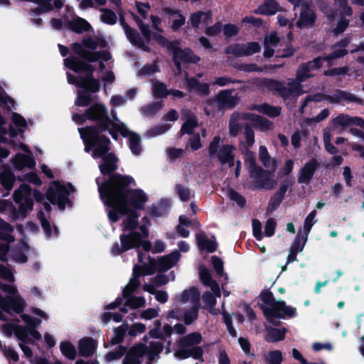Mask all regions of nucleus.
<instances>
[{"instance_id": "32", "label": "nucleus", "mask_w": 364, "mask_h": 364, "mask_svg": "<svg viewBox=\"0 0 364 364\" xmlns=\"http://www.w3.org/2000/svg\"><path fill=\"white\" fill-rule=\"evenodd\" d=\"M189 300L191 301L193 304H200V292L195 287L184 290L181 294V302L186 304Z\"/></svg>"}, {"instance_id": "6", "label": "nucleus", "mask_w": 364, "mask_h": 364, "mask_svg": "<svg viewBox=\"0 0 364 364\" xmlns=\"http://www.w3.org/2000/svg\"><path fill=\"white\" fill-rule=\"evenodd\" d=\"M133 186H129L126 190V199L124 202V208L126 209L127 218L138 220L139 214L138 210H144L145 203L148 201V196L140 188H132Z\"/></svg>"}, {"instance_id": "63", "label": "nucleus", "mask_w": 364, "mask_h": 364, "mask_svg": "<svg viewBox=\"0 0 364 364\" xmlns=\"http://www.w3.org/2000/svg\"><path fill=\"white\" fill-rule=\"evenodd\" d=\"M282 360L283 357L280 350H272L269 352L267 363V364H281Z\"/></svg>"}, {"instance_id": "24", "label": "nucleus", "mask_w": 364, "mask_h": 364, "mask_svg": "<svg viewBox=\"0 0 364 364\" xmlns=\"http://www.w3.org/2000/svg\"><path fill=\"white\" fill-rule=\"evenodd\" d=\"M96 342L91 337H85L79 341L78 350L80 355L82 357L92 356L96 350Z\"/></svg>"}, {"instance_id": "30", "label": "nucleus", "mask_w": 364, "mask_h": 364, "mask_svg": "<svg viewBox=\"0 0 364 364\" xmlns=\"http://www.w3.org/2000/svg\"><path fill=\"white\" fill-rule=\"evenodd\" d=\"M168 208V200L167 199H161L158 205H152L149 207L147 213L151 217H161L167 213Z\"/></svg>"}, {"instance_id": "4", "label": "nucleus", "mask_w": 364, "mask_h": 364, "mask_svg": "<svg viewBox=\"0 0 364 364\" xmlns=\"http://www.w3.org/2000/svg\"><path fill=\"white\" fill-rule=\"evenodd\" d=\"M203 341V336L200 332H192L178 341L179 348L174 353L175 357L180 360H185L192 358L203 362L204 350L202 347L198 346Z\"/></svg>"}, {"instance_id": "58", "label": "nucleus", "mask_w": 364, "mask_h": 364, "mask_svg": "<svg viewBox=\"0 0 364 364\" xmlns=\"http://www.w3.org/2000/svg\"><path fill=\"white\" fill-rule=\"evenodd\" d=\"M161 108V103L154 102L142 107L144 114L146 116H152L156 114Z\"/></svg>"}, {"instance_id": "51", "label": "nucleus", "mask_w": 364, "mask_h": 364, "mask_svg": "<svg viewBox=\"0 0 364 364\" xmlns=\"http://www.w3.org/2000/svg\"><path fill=\"white\" fill-rule=\"evenodd\" d=\"M228 197L230 200L235 202L237 205L241 208H244L246 205V198L237 191L232 188L229 189Z\"/></svg>"}, {"instance_id": "15", "label": "nucleus", "mask_w": 364, "mask_h": 364, "mask_svg": "<svg viewBox=\"0 0 364 364\" xmlns=\"http://www.w3.org/2000/svg\"><path fill=\"white\" fill-rule=\"evenodd\" d=\"M300 8L299 17L296 22V26L299 29L314 27L317 17L315 11L311 7L309 2L306 1H303Z\"/></svg>"}, {"instance_id": "1", "label": "nucleus", "mask_w": 364, "mask_h": 364, "mask_svg": "<svg viewBox=\"0 0 364 364\" xmlns=\"http://www.w3.org/2000/svg\"><path fill=\"white\" fill-rule=\"evenodd\" d=\"M311 70L308 64L301 63L296 71V79L289 82L288 87L284 85L283 81L272 78L259 79L257 86L259 89L266 90L269 92L280 96L284 100H288L291 96L298 97L304 93L301 83L314 77L310 73Z\"/></svg>"}, {"instance_id": "62", "label": "nucleus", "mask_w": 364, "mask_h": 364, "mask_svg": "<svg viewBox=\"0 0 364 364\" xmlns=\"http://www.w3.org/2000/svg\"><path fill=\"white\" fill-rule=\"evenodd\" d=\"M304 240L302 239V235H301V232H299L295 237L294 242H292L289 250L294 252L298 253L299 252H301L305 245Z\"/></svg>"}, {"instance_id": "48", "label": "nucleus", "mask_w": 364, "mask_h": 364, "mask_svg": "<svg viewBox=\"0 0 364 364\" xmlns=\"http://www.w3.org/2000/svg\"><path fill=\"white\" fill-rule=\"evenodd\" d=\"M153 37L161 46L166 48L168 51H171L176 44H178L177 41H170L161 34L154 33Z\"/></svg>"}, {"instance_id": "45", "label": "nucleus", "mask_w": 364, "mask_h": 364, "mask_svg": "<svg viewBox=\"0 0 364 364\" xmlns=\"http://www.w3.org/2000/svg\"><path fill=\"white\" fill-rule=\"evenodd\" d=\"M16 203L18 204V213L17 214H19L22 219L26 218L28 210H33V200L32 198H26Z\"/></svg>"}, {"instance_id": "59", "label": "nucleus", "mask_w": 364, "mask_h": 364, "mask_svg": "<svg viewBox=\"0 0 364 364\" xmlns=\"http://www.w3.org/2000/svg\"><path fill=\"white\" fill-rule=\"evenodd\" d=\"M176 193L180 199L183 202H187L191 198V192L189 188L183 186L181 184H176L175 187Z\"/></svg>"}, {"instance_id": "41", "label": "nucleus", "mask_w": 364, "mask_h": 364, "mask_svg": "<svg viewBox=\"0 0 364 364\" xmlns=\"http://www.w3.org/2000/svg\"><path fill=\"white\" fill-rule=\"evenodd\" d=\"M152 94L156 99L166 97L168 95V90L167 89L166 85L156 80L153 84Z\"/></svg>"}, {"instance_id": "9", "label": "nucleus", "mask_w": 364, "mask_h": 364, "mask_svg": "<svg viewBox=\"0 0 364 364\" xmlns=\"http://www.w3.org/2000/svg\"><path fill=\"white\" fill-rule=\"evenodd\" d=\"M85 116L90 121L95 122V126L102 131H107L112 124L106 107L101 103H95L85 110Z\"/></svg>"}, {"instance_id": "21", "label": "nucleus", "mask_w": 364, "mask_h": 364, "mask_svg": "<svg viewBox=\"0 0 364 364\" xmlns=\"http://www.w3.org/2000/svg\"><path fill=\"white\" fill-rule=\"evenodd\" d=\"M126 28V31H124L126 36L133 46L148 53L151 51L150 48L145 44L144 39L136 29L131 26H127Z\"/></svg>"}, {"instance_id": "47", "label": "nucleus", "mask_w": 364, "mask_h": 364, "mask_svg": "<svg viewBox=\"0 0 364 364\" xmlns=\"http://www.w3.org/2000/svg\"><path fill=\"white\" fill-rule=\"evenodd\" d=\"M259 298L267 308H272L277 302L272 292L269 289H263L259 294Z\"/></svg>"}, {"instance_id": "37", "label": "nucleus", "mask_w": 364, "mask_h": 364, "mask_svg": "<svg viewBox=\"0 0 364 364\" xmlns=\"http://www.w3.org/2000/svg\"><path fill=\"white\" fill-rule=\"evenodd\" d=\"M198 125V124L196 117L195 116L189 117L182 124L181 129L178 133V136L181 137L185 134H192L194 129L197 127Z\"/></svg>"}, {"instance_id": "61", "label": "nucleus", "mask_w": 364, "mask_h": 364, "mask_svg": "<svg viewBox=\"0 0 364 364\" xmlns=\"http://www.w3.org/2000/svg\"><path fill=\"white\" fill-rule=\"evenodd\" d=\"M284 198L279 196L277 193H274L272 196H271L267 206V212H273L277 210L282 202L283 201Z\"/></svg>"}, {"instance_id": "14", "label": "nucleus", "mask_w": 364, "mask_h": 364, "mask_svg": "<svg viewBox=\"0 0 364 364\" xmlns=\"http://www.w3.org/2000/svg\"><path fill=\"white\" fill-rule=\"evenodd\" d=\"M71 49L75 55H79L81 58L88 63L97 62L100 58H102L105 61H107L111 58V54L108 51L87 50L85 48H82V46L78 42L73 43L71 45Z\"/></svg>"}, {"instance_id": "44", "label": "nucleus", "mask_w": 364, "mask_h": 364, "mask_svg": "<svg viewBox=\"0 0 364 364\" xmlns=\"http://www.w3.org/2000/svg\"><path fill=\"white\" fill-rule=\"evenodd\" d=\"M100 20L104 23L114 25L117 21V16L114 11L109 9H101Z\"/></svg>"}, {"instance_id": "7", "label": "nucleus", "mask_w": 364, "mask_h": 364, "mask_svg": "<svg viewBox=\"0 0 364 364\" xmlns=\"http://www.w3.org/2000/svg\"><path fill=\"white\" fill-rule=\"evenodd\" d=\"M266 320L274 326L281 325L280 319L294 318L296 316V309L291 306H287L283 300H278L272 308H267L262 304L259 306Z\"/></svg>"}, {"instance_id": "3", "label": "nucleus", "mask_w": 364, "mask_h": 364, "mask_svg": "<svg viewBox=\"0 0 364 364\" xmlns=\"http://www.w3.org/2000/svg\"><path fill=\"white\" fill-rule=\"evenodd\" d=\"M105 131L94 125L79 129L80 136L85 145V151H92V156L98 159L107 154L110 150V139L102 133Z\"/></svg>"}, {"instance_id": "53", "label": "nucleus", "mask_w": 364, "mask_h": 364, "mask_svg": "<svg viewBox=\"0 0 364 364\" xmlns=\"http://www.w3.org/2000/svg\"><path fill=\"white\" fill-rule=\"evenodd\" d=\"M350 118L351 117L348 114H339L337 117L332 119V124L336 127L339 126L342 127L350 126Z\"/></svg>"}, {"instance_id": "8", "label": "nucleus", "mask_w": 364, "mask_h": 364, "mask_svg": "<svg viewBox=\"0 0 364 364\" xmlns=\"http://www.w3.org/2000/svg\"><path fill=\"white\" fill-rule=\"evenodd\" d=\"M69 195L70 191L66 186L55 181L48 188L46 197L51 204L57 205L59 210H63L66 204L70 203Z\"/></svg>"}, {"instance_id": "18", "label": "nucleus", "mask_w": 364, "mask_h": 364, "mask_svg": "<svg viewBox=\"0 0 364 364\" xmlns=\"http://www.w3.org/2000/svg\"><path fill=\"white\" fill-rule=\"evenodd\" d=\"M171 52L173 53V58H178L185 63L197 64L200 60V58L196 55L191 48H186L182 49L178 46V44H176Z\"/></svg>"}, {"instance_id": "33", "label": "nucleus", "mask_w": 364, "mask_h": 364, "mask_svg": "<svg viewBox=\"0 0 364 364\" xmlns=\"http://www.w3.org/2000/svg\"><path fill=\"white\" fill-rule=\"evenodd\" d=\"M128 328L129 325L127 323H124L118 327L114 328V336L109 341V345L115 346L122 343L124 341Z\"/></svg>"}, {"instance_id": "29", "label": "nucleus", "mask_w": 364, "mask_h": 364, "mask_svg": "<svg viewBox=\"0 0 364 364\" xmlns=\"http://www.w3.org/2000/svg\"><path fill=\"white\" fill-rule=\"evenodd\" d=\"M279 11H281L279 5L276 1H273L264 2L254 12L256 14L272 16Z\"/></svg>"}, {"instance_id": "22", "label": "nucleus", "mask_w": 364, "mask_h": 364, "mask_svg": "<svg viewBox=\"0 0 364 364\" xmlns=\"http://www.w3.org/2000/svg\"><path fill=\"white\" fill-rule=\"evenodd\" d=\"M12 163L14 166L18 171H21L26 167L32 169L36 166V161L32 156L21 153H17L15 155Z\"/></svg>"}, {"instance_id": "26", "label": "nucleus", "mask_w": 364, "mask_h": 364, "mask_svg": "<svg viewBox=\"0 0 364 364\" xmlns=\"http://www.w3.org/2000/svg\"><path fill=\"white\" fill-rule=\"evenodd\" d=\"M245 119L252 122L253 126L262 132L270 129L273 126L270 120L254 113L246 114Z\"/></svg>"}, {"instance_id": "19", "label": "nucleus", "mask_w": 364, "mask_h": 364, "mask_svg": "<svg viewBox=\"0 0 364 364\" xmlns=\"http://www.w3.org/2000/svg\"><path fill=\"white\" fill-rule=\"evenodd\" d=\"M327 98L328 102L335 104H338L341 101H345L347 102H355L362 105L364 102L363 99L358 97L352 93L340 89L335 90L334 94L333 95H328Z\"/></svg>"}, {"instance_id": "55", "label": "nucleus", "mask_w": 364, "mask_h": 364, "mask_svg": "<svg viewBox=\"0 0 364 364\" xmlns=\"http://www.w3.org/2000/svg\"><path fill=\"white\" fill-rule=\"evenodd\" d=\"M92 102V96L85 92H79L75 101V105L79 107L88 106Z\"/></svg>"}, {"instance_id": "5", "label": "nucleus", "mask_w": 364, "mask_h": 364, "mask_svg": "<svg viewBox=\"0 0 364 364\" xmlns=\"http://www.w3.org/2000/svg\"><path fill=\"white\" fill-rule=\"evenodd\" d=\"M99 194L104 204L111 208L108 212V218L112 223H117L119 220L120 215H126L124 208L125 188L101 191L99 192Z\"/></svg>"}, {"instance_id": "46", "label": "nucleus", "mask_w": 364, "mask_h": 364, "mask_svg": "<svg viewBox=\"0 0 364 364\" xmlns=\"http://www.w3.org/2000/svg\"><path fill=\"white\" fill-rule=\"evenodd\" d=\"M125 299V306L133 309L144 307L146 304L145 299L143 296H131Z\"/></svg>"}, {"instance_id": "40", "label": "nucleus", "mask_w": 364, "mask_h": 364, "mask_svg": "<svg viewBox=\"0 0 364 364\" xmlns=\"http://www.w3.org/2000/svg\"><path fill=\"white\" fill-rule=\"evenodd\" d=\"M316 215V210H313L309 213V215L306 217L304 220V233L302 235V239L304 240V242L307 241L308 235L311 231L312 226L316 223V220H314Z\"/></svg>"}, {"instance_id": "54", "label": "nucleus", "mask_w": 364, "mask_h": 364, "mask_svg": "<svg viewBox=\"0 0 364 364\" xmlns=\"http://www.w3.org/2000/svg\"><path fill=\"white\" fill-rule=\"evenodd\" d=\"M244 84L245 81L242 80H237V79H232L231 77L228 76H221L216 77L215 81L213 82L214 85H217L220 87L226 86L228 84Z\"/></svg>"}, {"instance_id": "38", "label": "nucleus", "mask_w": 364, "mask_h": 364, "mask_svg": "<svg viewBox=\"0 0 364 364\" xmlns=\"http://www.w3.org/2000/svg\"><path fill=\"white\" fill-rule=\"evenodd\" d=\"M200 308V304H193L190 309L184 311L183 321L186 325L189 326L198 319Z\"/></svg>"}, {"instance_id": "31", "label": "nucleus", "mask_w": 364, "mask_h": 364, "mask_svg": "<svg viewBox=\"0 0 364 364\" xmlns=\"http://www.w3.org/2000/svg\"><path fill=\"white\" fill-rule=\"evenodd\" d=\"M255 109L259 112L262 113L269 117L274 118L281 114L282 108L280 107L273 106L268 103H262L255 105Z\"/></svg>"}, {"instance_id": "35", "label": "nucleus", "mask_w": 364, "mask_h": 364, "mask_svg": "<svg viewBox=\"0 0 364 364\" xmlns=\"http://www.w3.org/2000/svg\"><path fill=\"white\" fill-rule=\"evenodd\" d=\"M31 187L28 184L23 183L14 192V200L16 203H20L23 199L31 198Z\"/></svg>"}, {"instance_id": "49", "label": "nucleus", "mask_w": 364, "mask_h": 364, "mask_svg": "<svg viewBox=\"0 0 364 364\" xmlns=\"http://www.w3.org/2000/svg\"><path fill=\"white\" fill-rule=\"evenodd\" d=\"M200 279L202 283L205 286H210L212 283H214L218 291L219 292V286L218 283L213 279L212 276L208 271V269L205 267L202 268L200 270Z\"/></svg>"}, {"instance_id": "52", "label": "nucleus", "mask_w": 364, "mask_h": 364, "mask_svg": "<svg viewBox=\"0 0 364 364\" xmlns=\"http://www.w3.org/2000/svg\"><path fill=\"white\" fill-rule=\"evenodd\" d=\"M126 352H127V347L124 346L119 345V346H118L116 350L109 351L106 354L105 358L107 361L119 360L124 355H125Z\"/></svg>"}, {"instance_id": "16", "label": "nucleus", "mask_w": 364, "mask_h": 364, "mask_svg": "<svg viewBox=\"0 0 364 364\" xmlns=\"http://www.w3.org/2000/svg\"><path fill=\"white\" fill-rule=\"evenodd\" d=\"M233 92H235V89L221 90L215 97L207 100L206 103L208 105H213L214 102H217L218 107L220 109H232L238 104L237 97L232 95Z\"/></svg>"}, {"instance_id": "20", "label": "nucleus", "mask_w": 364, "mask_h": 364, "mask_svg": "<svg viewBox=\"0 0 364 364\" xmlns=\"http://www.w3.org/2000/svg\"><path fill=\"white\" fill-rule=\"evenodd\" d=\"M148 259L150 266H145L146 274L151 275L154 274V269H157L161 272H164L173 267L164 256L161 257L158 260H156L150 256H148Z\"/></svg>"}, {"instance_id": "27", "label": "nucleus", "mask_w": 364, "mask_h": 364, "mask_svg": "<svg viewBox=\"0 0 364 364\" xmlns=\"http://www.w3.org/2000/svg\"><path fill=\"white\" fill-rule=\"evenodd\" d=\"M162 13L169 16L177 15L178 18L173 21L171 28L173 32L178 31L180 28L186 23V17L181 13L179 9L164 7L161 9Z\"/></svg>"}, {"instance_id": "50", "label": "nucleus", "mask_w": 364, "mask_h": 364, "mask_svg": "<svg viewBox=\"0 0 364 364\" xmlns=\"http://www.w3.org/2000/svg\"><path fill=\"white\" fill-rule=\"evenodd\" d=\"M38 219L39 220L41 227L48 237L52 235V228L50 222L46 218L45 213L43 210H40L37 213Z\"/></svg>"}, {"instance_id": "42", "label": "nucleus", "mask_w": 364, "mask_h": 364, "mask_svg": "<svg viewBox=\"0 0 364 364\" xmlns=\"http://www.w3.org/2000/svg\"><path fill=\"white\" fill-rule=\"evenodd\" d=\"M62 354L70 360H74L76 357V349L70 341H63L60 344Z\"/></svg>"}, {"instance_id": "23", "label": "nucleus", "mask_w": 364, "mask_h": 364, "mask_svg": "<svg viewBox=\"0 0 364 364\" xmlns=\"http://www.w3.org/2000/svg\"><path fill=\"white\" fill-rule=\"evenodd\" d=\"M64 65L75 73H82L85 71V69L90 68L89 63L79 55H77V57L70 56L64 59Z\"/></svg>"}, {"instance_id": "17", "label": "nucleus", "mask_w": 364, "mask_h": 364, "mask_svg": "<svg viewBox=\"0 0 364 364\" xmlns=\"http://www.w3.org/2000/svg\"><path fill=\"white\" fill-rule=\"evenodd\" d=\"M319 166L320 164L316 159H311L299 170L297 178L298 183L309 184Z\"/></svg>"}, {"instance_id": "56", "label": "nucleus", "mask_w": 364, "mask_h": 364, "mask_svg": "<svg viewBox=\"0 0 364 364\" xmlns=\"http://www.w3.org/2000/svg\"><path fill=\"white\" fill-rule=\"evenodd\" d=\"M110 127H112L114 129L118 131V132L124 138L128 137L129 138L130 136H132L133 134L135 132L130 131L127 127L123 123H116L112 122V124H110Z\"/></svg>"}, {"instance_id": "13", "label": "nucleus", "mask_w": 364, "mask_h": 364, "mask_svg": "<svg viewBox=\"0 0 364 364\" xmlns=\"http://www.w3.org/2000/svg\"><path fill=\"white\" fill-rule=\"evenodd\" d=\"M261 46L258 42H248L247 43H232L225 48V53L236 57L250 56L259 53Z\"/></svg>"}, {"instance_id": "10", "label": "nucleus", "mask_w": 364, "mask_h": 364, "mask_svg": "<svg viewBox=\"0 0 364 364\" xmlns=\"http://www.w3.org/2000/svg\"><path fill=\"white\" fill-rule=\"evenodd\" d=\"M250 177L253 180L252 190L264 189L272 190L277 185V181L272 178V171L259 167L250 170Z\"/></svg>"}, {"instance_id": "2", "label": "nucleus", "mask_w": 364, "mask_h": 364, "mask_svg": "<svg viewBox=\"0 0 364 364\" xmlns=\"http://www.w3.org/2000/svg\"><path fill=\"white\" fill-rule=\"evenodd\" d=\"M100 158L102 159V162L99 164L100 173L108 178L105 179L102 183H99V178L96 179L98 192L136 186L135 180L132 176L114 173L118 168L119 159L114 152H108Z\"/></svg>"}, {"instance_id": "36", "label": "nucleus", "mask_w": 364, "mask_h": 364, "mask_svg": "<svg viewBox=\"0 0 364 364\" xmlns=\"http://www.w3.org/2000/svg\"><path fill=\"white\" fill-rule=\"evenodd\" d=\"M148 346L143 343H138L132 346L129 350L127 349L125 354L140 360L147 353Z\"/></svg>"}, {"instance_id": "39", "label": "nucleus", "mask_w": 364, "mask_h": 364, "mask_svg": "<svg viewBox=\"0 0 364 364\" xmlns=\"http://www.w3.org/2000/svg\"><path fill=\"white\" fill-rule=\"evenodd\" d=\"M141 136L137 133L133 134L129 138V147L134 155L139 156L141 153Z\"/></svg>"}, {"instance_id": "64", "label": "nucleus", "mask_w": 364, "mask_h": 364, "mask_svg": "<svg viewBox=\"0 0 364 364\" xmlns=\"http://www.w3.org/2000/svg\"><path fill=\"white\" fill-rule=\"evenodd\" d=\"M80 88L85 89L87 92L91 93H96L100 90V82L98 79H93L87 82H85L84 87H80Z\"/></svg>"}, {"instance_id": "60", "label": "nucleus", "mask_w": 364, "mask_h": 364, "mask_svg": "<svg viewBox=\"0 0 364 364\" xmlns=\"http://www.w3.org/2000/svg\"><path fill=\"white\" fill-rule=\"evenodd\" d=\"M245 165L247 168L249 172L250 170H255L259 166H257L256 159L252 151H248L245 156Z\"/></svg>"}, {"instance_id": "11", "label": "nucleus", "mask_w": 364, "mask_h": 364, "mask_svg": "<svg viewBox=\"0 0 364 364\" xmlns=\"http://www.w3.org/2000/svg\"><path fill=\"white\" fill-rule=\"evenodd\" d=\"M220 140L221 139L219 136H214L208 146V151L210 158H213L216 155L220 163L222 165H225L226 164V161H228V160L234 154L233 151L235 148L231 144H223L218 149Z\"/></svg>"}, {"instance_id": "34", "label": "nucleus", "mask_w": 364, "mask_h": 364, "mask_svg": "<svg viewBox=\"0 0 364 364\" xmlns=\"http://www.w3.org/2000/svg\"><path fill=\"white\" fill-rule=\"evenodd\" d=\"M287 328H271L267 331L265 340L269 343H275L284 340L287 333Z\"/></svg>"}, {"instance_id": "28", "label": "nucleus", "mask_w": 364, "mask_h": 364, "mask_svg": "<svg viewBox=\"0 0 364 364\" xmlns=\"http://www.w3.org/2000/svg\"><path fill=\"white\" fill-rule=\"evenodd\" d=\"M68 27L76 33H82L83 31H89L91 25L84 18L77 16L71 21H67Z\"/></svg>"}, {"instance_id": "43", "label": "nucleus", "mask_w": 364, "mask_h": 364, "mask_svg": "<svg viewBox=\"0 0 364 364\" xmlns=\"http://www.w3.org/2000/svg\"><path fill=\"white\" fill-rule=\"evenodd\" d=\"M0 183L7 191H11L14 184V175L9 171H5L0 174Z\"/></svg>"}, {"instance_id": "25", "label": "nucleus", "mask_w": 364, "mask_h": 364, "mask_svg": "<svg viewBox=\"0 0 364 364\" xmlns=\"http://www.w3.org/2000/svg\"><path fill=\"white\" fill-rule=\"evenodd\" d=\"M196 240L198 248L201 251L205 250L208 252L213 253L217 250V242L209 240L203 232L196 235Z\"/></svg>"}, {"instance_id": "57", "label": "nucleus", "mask_w": 364, "mask_h": 364, "mask_svg": "<svg viewBox=\"0 0 364 364\" xmlns=\"http://www.w3.org/2000/svg\"><path fill=\"white\" fill-rule=\"evenodd\" d=\"M233 67L238 70L247 72V73H252V72H260L262 71V69L258 67V65L255 63H240L233 65Z\"/></svg>"}, {"instance_id": "12", "label": "nucleus", "mask_w": 364, "mask_h": 364, "mask_svg": "<svg viewBox=\"0 0 364 364\" xmlns=\"http://www.w3.org/2000/svg\"><path fill=\"white\" fill-rule=\"evenodd\" d=\"M139 237V232L121 234L119 235L120 245L118 242L114 243L111 249V254L113 256H119L125 252L136 248Z\"/></svg>"}]
</instances>
